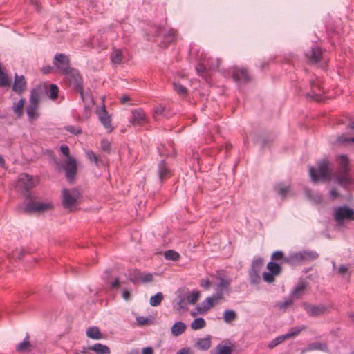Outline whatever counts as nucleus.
Segmentation results:
<instances>
[{"instance_id": "nucleus-35", "label": "nucleus", "mask_w": 354, "mask_h": 354, "mask_svg": "<svg viewBox=\"0 0 354 354\" xmlns=\"http://www.w3.org/2000/svg\"><path fill=\"white\" fill-rule=\"evenodd\" d=\"M25 102V99L22 98L17 103L13 105V112L17 117H21L22 115Z\"/></svg>"}, {"instance_id": "nucleus-30", "label": "nucleus", "mask_w": 354, "mask_h": 354, "mask_svg": "<svg viewBox=\"0 0 354 354\" xmlns=\"http://www.w3.org/2000/svg\"><path fill=\"white\" fill-rule=\"evenodd\" d=\"M236 317V313L234 310H225L223 313V319L225 323H230L231 322L235 320Z\"/></svg>"}, {"instance_id": "nucleus-51", "label": "nucleus", "mask_w": 354, "mask_h": 354, "mask_svg": "<svg viewBox=\"0 0 354 354\" xmlns=\"http://www.w3.org/2000/svg\"><path fill=\"white\" fill-rule=\"evenodd\" d=\"M10 85V81L8 79V75L3 72L0 73V86L6 87Z\"/></svg>"}, {"instance_id": "nucleus-1", "label": "nucleus", "mask_w": 354, "mask_h": 354, "mask_svg": "<svg viewBox=\"0 0 354 354\" xmlns=\"http://www.w3.org/2000/svg\"><path fill=\"white\" fill-rule=\"evenodd\" d=\"M217 283L215 284L214 299H222L225 292H229L230 287L232 282V279L227 276L225 271L217 270L214 276Z\"/></svg>"}, {"instance_id": "nucleus-40", "label": "nucleus", "mask_w": 354, "mask_h": 354, "mask_svg": "<svg viewBox=\"0 0 354 354\" xmlns=\"http://www.w3.org/2000/svg\"><path fill=\"white\" fill-rule=\"evenodd\" d=\"M111 60L113 64H120L122 60L121 51L120 50H114L111 55Z\"/></svg>"}, {"instance_id": "nucleus-29", "label": "nucleus", "mask_w": 354, "mask_h": 354, "mask_svg": "<svg viewBox=\"0 0 354 354\" xmlns=\"http://www.w3.org/2000/svg\"><path fill=\"white\" fill-rule=\"evenodd\" d=\"M281 264V263H280L271 261L267 264V269L268 271L275 274L276 275H279L282 270Z\"/></svg>"}, {"instance_id": "nucleus-23", "label": "nucleus", "mask_w": 354, "mask_h": 354, "mask_svg": "<svg viewBox=\"0 0 354 354\" xmlns=\"http://www.w3.org/2000/svg\"><path fill=\"white\" fill-rule=\"evenodd\" d=\"M211 346L210 336L204 338H200L195 344V347L201 351H207Z\"/></svg>"}, {"instance_id": "nucleus-62", "label": "nucleus", "mask_w": 354, "mask_h": 354, "mask_svg": "<svg viewBox=\"0 0 354 354\" xmlns=\"http://www.w3.org/2000/svg\"><path fill=\"white\" fill-rule=\"evenodd\" d=\"M185 298L180 299V301L178 302L177 306H174V308H176L178 310H180L182 309H186L187 302L185 303Z\"/></svg>"}, {"instance_id": "nucleus-55", "label": "nucleus", "mask_w": 354, "mask_h": 354, "mask_svg": "<svg viewBox=\"0 0 354 354\" xmlns=\"http://www.w3.org/2000/svg\"><path fill=\"white\" fill-rule=\"evenodd\" d=\"M59 88L55 84H50V98L55 100L57 97Z\"/></svg>"}, {"instance_id": "nucleus-5", "label": "nucleus", "mask_w": 354, "mask_h": 354, "mask_svg": "<svg viewBox=\"0 0 354 354\" xmlns=\"http://www.w3.org/2000/svg\"><path fill=\"white\" fill-rule=\"evenodd\" d=\"M62 197L64 207L72 209L78 204L80 194L76 189H64L62 192Z\"/></svg>"}, {"instance_id": "nucleus-57", "label": "nucleus", "mask_w": 354, "mask_h": 354, "mask_svg": "<svg viewBox=\"0 0 354 354\" xmlns=\"http://www.w3.org/2000/svg\"><path fill=\"white\" fill-rule=\"evenodd\" d=\"M86 157L91 160L93 161L95 165H97L99 158L98 156L92 151H86Z\"/></svg>"}, {"instance_id": "nucleus-17", "label": "nucleus", "mask_w": 354, "mask_h": 354, "mask_svg": "<svg viewBox=\"0 0 354 354\" xmlns=\"http://www.w3.org/2000/svg\"><path fill=\"white\" fill-rule=\"evenodd\" d=\"M97 113L99 120H100L103 126L106 129H109V131H111V118L109 115L108 113L106 112L104 106L101 110H99L97 112Z\"/></svg>"}, {"instance_id": "nucleus-36", "label": "nucleus", "mask_w": 354, "mask_h": 354, "mask_svg": "<svg viewBox=\"0 0 354 354\" xmlns=\"http://www.w3.org/2000/svg\"><path fill=\"white\" fill-rule=\"evenodd\" d=\"M328 225L326 228L328 230H330L332 229L334 231L337 232H343L346 227V223H327Z\"/></svg>"}, {"instance_id": "nucleus-11", "label": "nucleus", "mask_w": 354, "mask_h": 354, "mask_svg": "<svg viewBox=\"0 0 354 354\" xmlns=\"http://www.w3.org/2000/svg\"><path fill=\"white\" fill-rule=\"evenodd\" d=\"M37 180H34L32 176L27 174H21L19 176L17 185L26 191L34 187L37 184Z\"/></svg>"}, {"instance_id": "nucleus-2", "label": "nucleus", "mask_w": 354, "mask_h": 354, "mask_svg": "<svg viewBox=\"0 0 354 354\" xmlns=\"http://www.w3.org/2000/svg\"><path fill=\"white\" fill-rule=\"evenodd\" d=\"M330 163L328 160H322L317 169L310 167L309 169L310 178L313 182L319 180L329 181L331 179Z\"/></svg>"}, {"instance_id": "nucleus-16", "label": "nucleus", "mask_w": 354, "mask_h": 354, "mask_svg": "<svg viewBox=\"0 0 354 354\" xmlns=\"http://www.w3.org/2000/svg\"><path fill=\"white\" fill-rule=\"evenodd\" d=\"M220 299H214V295L213 294L212 297H207L201 304L202 306H197L196 310L198 313L202 314L205 311L208 310L211 308L214 304V302L219 301Z\"/></svg>"}, {"instance_id": "nucleus-54", "label": "nucleus", "mask_w": 354, "mask_h": 354, "mask_svg": "<svg viewBox=\"0 0 354 354\" xmlns=\"http://www.w3.org/2000/svg\"><path fill=\"white\" fill-rule=\"evenodd\" d=\"M277 191L282 197H285L290 192V187L279 185L277 186Z\"/></svg>"}, {"instance_id": "nucleus-9", "label": "nucleus", "mask_w": 354, "mask_h": 354, "mask_svg": "<svg viewBox=\"0 0 354 354\" xmlns=\"http://www.w3.org/2000/svg\"><path fill=\"white\" fill-rule=\"evenodd\" d=\"M53 64L64 75L72 68L69 66L68 57L62 53L55 55Z\"/></svg>"}, {"instance_id": "nucleus-27", "label": "nucleus", "mask_w": 354, "mask_h": 354, "mask_svg": "<svg viewBox=\"0 0 354 354\" xmlns=\"http://www.w3.org/2000/svg\"><path fill=\"white\" fill-rule=\"evenodd\" d=\"M158 175L159 178L161 181L165 180L171 176L170 171L166 167L165 163L164 162H161L158 165Z\"/></svg>"}, {"instance_id": "nucleus-12", "label": "nucleus", "mask_w": 354, "mask_h": 354, "mask_svg": "<svg viewBox=\"0 0 354 354\" xmlns=\"http://www.w3.org/2000/svg\"><path fill=\"white\" fill-rule=\"evenodd\" d=\"M233 78L239 83H248L251 80L250 75L244 68H234L233 71Z\"/></svg>"}, {"instance_id": "nucleus-42", "label": "nucleus", "mask_w": 354, "mask_h": 354, "mask_svg": "<svg viewBox=\"0 0 354 354\" xmlns=\"http://www.w3.org/2000/svg\"><path fill=\"white\" fill-rule=\"evenodd\" d=\"M26 252V251L25 249H21L19 250H16L15 251H13L11 254H8L9 261H10L12 259H20L24 256Z\"/></svg>"}, {"instance_id": "nucleus-24", "label": "nucleus", "mask_w": 354, "mask_h": 354, "mask_svg": "<svg viewBox=\"0 0 354 354\" xmlns=\"http://www.w3.org/2000/svg\"><path fill=\"white\" fill-rule=\"evenodd\" d=\"M319 350L325 351L327 350V344L319 342H313L309 344L306 348L302 350L301 353H304L306 351Z\"/></svg>"}, {"instance_id": "nucleus-38", "label": "nucleus", "mask_w": 354, "mask_h": 354, "mask_svg": "<svg viewBox=\"0 0 354 354\" xmlns=\"http://www.w3.org/2000/svg\"><path fill=\"white\" fill-rule=\"evenodd\" d=\"M286 256L284 255V253L281 250L274 251L271 255V260L272 261H280V263H285L284 259Z\"/></svg>"}, {"instance_id": "nucleus-28", "label": "nucleus", "mask_w": 354, "mask_h": 354, "mask_svg": "<svg viewBox=\"0 0 354 354\" xmlns=\"http://www.w3.org/2000/svg\"><path fill=\"white\" fill-rule=\"evenodd\" d=\"M29 338V335L28 334H27L26 337L24 339L23 342H20L17 345V351L24 353L29 350V348L31 347Z\"/></svg>"}, {"instance_id": "nucleus-41", "label": "nucleus", "mask_w": 354, "mask_h": 354, "mask_svg": "<svg viewBox=\"0 0 354 354\" xmlns=\"http://www.w3.org/2000/svg\"><path fill=\"white\" fill-rule=\"evenodd\" d=\"M221 59L217 58H209L207 59V66L210 70H216L219 68L221 64Z\"/></svg>"}, {"instance_id": "nucleus-47", "label": "nucleus", "mask_w": 354, "mask_h": 354, "mask_svg": "<svg viewBox=\"0 0 354 354\" xmlns=\"http://www.w3.org/2000/svg\"><path fill=\"white\" fill-rule=\"evenodd\" d=\"M39 95L36 90L33 89L31 91V93H30V104L39 106Z\"/></svg>"}, {"instance_id": "nucleus-20", "label": "nucleus", "mask_w": 354, "mask_h": 354, "mask_svg": "<svg viewBox=\"0 0 354 354\" xmlns=\"http://www.w3.org/2000/svg\"><path fill=\"white\" fill-rule=\"evenodd\" d=\"M228 345L223 344V342L218 344L216 347V354H232L234 344L227 341Z\"/></svg>"}, {"instance_id": "nucleus-59", "label": "nucleus", "mask_w": 354, "mask_h": 354, "mask_svg": "<svg viewBox=\"0 0 354 354\" xmlns=\"http://www.w3.org/2000/svg\"><path fill=\"white\" fill-rule=\"evenodd\" d=\"M149 318L147 317L139 316L136 317V322L138 326H143L149 322Z\"/></svg>"}, {"instance_id": "nucleus-44", "label": "nucleus", "mask_w": 354, "mask_h": 354, "mask_svg": "<svg viewBox=\"0 0 354 354\" xmlns=\"http://www.w3.org/2000/svg\"><path fill=\"white\" fill-rule=\"evenodd\" d=\"M164 256L166 259L172 261H177L180 258V254L173 250L165 251Z\"/></svg>"}, {"instance_id": "nucleus-53", "label": "nucleus", "mask_w": 354, "mask_h": 354, "mask_svg": "<svg viewBox=\"0 0 354 354\" xmlns=\"http://www.w3.org/2000/svg\"><path fill=\"white\" fill-rule=\"evenodd\" d=\"M293 304V301L291 298H288L285 299L283 301L279 302L277 304V306L281 310H286L289 306H290Z\"/></svg>"}, {"instance_id": "nucleus-3", "label": "nucleus", "mask_w": 354, "mask_h": 354, "mask_svg": "<svg viewBox=\"0 0 354 354\" xmlns=\"http://www.w3.org/2000/svg\"><path fill=\"white\" fill-rule=\"evenodd\" d=\"M348 163L349 162L346 156H339V169L338 172L334 176V180L340 185H345L350 182V178L348 173Z\"/></svg>"}, {"instance_id": "nucleus-31", "label": "nucleus", "mask_w": 354, "mask_h": 354, "mask_svg": "<svg viewBox=\"0 0 354 354\" xmlns=\"http://www.w3.org/2000/svg\"><path fill=\"white\" fill-rule=\"evenodd\" d=\"M263 266V259L262 257H255L252 262L250 270L259 272Z\"/></svg>"}, {"instance_id": "nucleus-15", "label": "nucleus", "mask_w": 354, "mask_h": 354, "mask_svg": "<svg viewBox=\"0 0 354 354\" xmlns=\"http://www.w3.org/2000/svg\"><path fill=\"white\" fill-rule=\"evenodd\" d=\"M302 256L301 251L290 252L284 259V263L290 266H296L301 263Z\"/></svg>"}, {"instance_id": "nucleus-6", "label": "nucleus", "mask_w": 354, "mask_h": 354, "mask_svg": "<svg viewBox=\"0 0 354 354\" xmlns=\"http://www.w3.org/2000/svg\"><path fill=\"white\" fill-rule=\"evenodd\" d=\"M64 75H66L67 80L69 82V84L80 93L82 100H84L82 88V81L79 72L72 68Z\"/></svg>"}, {"instance_id": "nucleus-14", "label": "nucleus", "mask_w": 354, "mask_h": 354, "mask_svg": "<svg viewBox=\"0 0 354 354\" xmlns=\"http://www.w3.org/2000/svg\"><path fill=\"white\" fill-rule=\"evenodd\" d=\"M26 88V82L24 76L15 75L12 90L18 94H21Z\"/></svg>"}, {"instance_id": "nucleus-8", "label": "nucleus", "mask_w": 354, "mask_h": 354, "mask_svg": "<svg viewBox=\"0 0 354 354\" xmlns=\"http://www.w3.org/2000/svg\"><path fill=\"white\" fill-rule=\"evenodd\" d=\"M334 217L336 221H354V210L348 206L339 207L334 212Z\"/></svg>"}, {"instance_id": "nucleus-22", "label": "nucleus", "mask_w": 354, "mask_h": 354, "mask_svg": "<svg viewBox=\"0 0 354 354\" xmlns=\"http://www.w3.org/2000/svg\"><path fill=\"white\" fill-rule=\"evenodd\" d=\"M86 334L88 338L92 339L99 340L103 337L102 334L97 326L88 327L86 330Z\"/></svg>"}, {"instance_id": "nucleus-61", "label": "nucleus", "mask_w": 354, "mask_h": 354, "mask_svg": "<svg viewBox=\"0 0 354 354\" xmlns=\"http://www.w3.org/2000/svg\"><path fill=\"white\" fill-rule=\"evenodd\" d=\"M101 148L103 151L109 152L111 149V144L106 140H103L101 142Z\"/></svg>"}, {"instance_id": "nucleus-46", "label": "nucleus", "mask_w": 354, "mask_h": 354, "mask_svg": "<svg viewBox=\"0 0 354 354\" xmlns=\"http://www.w3.org/2000/svg\"><path fill=\"white\" fill-rule=\"evenodd\" d=\"M286 335H280V336H278L276 338H274V339H272L268 344V347L270 348H274L275 346H277V345H279V344L282 343L285 339H286Z\"/></svg>"}, {"instance_id": "nucleus-37", "label": "nucleus", "mask_w": 354, "mask_h": 354, "mask_svg": "<svg viewBox=\"0 0 354 354\" xmlns=\"http://www.w3.org/2000/svg\"><path fill=\"white\" fill-rule=\"evenodd\" d=\"M311 93L313 95L319 96L322 93V87L320 82L318 80L310 82Z\"/></svg>"}, {"instance_id": "nucleus-48", "label": "nucleus", "mask_w": 354, "mask_h": 354, "mask_svg": "<svg viewBox=\"0 0 354 354\" xmlns=\"http://www.w3.org/2000/svg\"><path fill=\"white\" fill-rule=\"evenodd\" d=\"M200 292L198 291H192L187 295V304H194L199 299Z\"/></svg>"}, {"instance_id": "nucleus-39", "label": "nucleus", "mask_w": 354, "mask_h": 354, "mask_svg": "<svg viewBox=\"0 0 354 354\" xmlns=\"http://www.w3.org/2000/svg\"><path fill=\"white\" fill-rule=\"evenodd\" d=\"M259 272L249 270L248 275L252 284H258L261 281Z\"/></svg>"}, {"instance_id": "nucleus-43", "label": "nucleus", "mask_w": 354, "mask_h": 354, "mask_svg": "<svg viewBox=\"0 0 354 354\" xmlns=\"http://www.w3.org/2000/svg\"><path fill=\"white\" fill-rule=\"evenodd\" d=\"M173 88L174 91L180 96H185L187 93V90L186 88L176 82L173 83Z\"/></svg>"}, {"instance_id": "nucleus-60", "label": "nucleus", "mask_w": 354, "mask_h": 354, "mask_svg": "<svg viewBox=\"0 0 354 354\" xmlns=\"http://www.w3.org/2000/svg\"><path fill=\"white\" fill-rule=\"evenodd\" d=\"M211 284V281L208 279H201L199 283L200 286L205 290L209 289Z\"/></svg>"}, {"instance_id": "nucleus-18", "label": "nucleus", "mask_w": 354, "mask_h": 354, "mask_svg": "<svg viewBox=\"0 0 354 354\" xmlns=\"http://www.w3.org/2000/svg\"><path fill=\"white\" fill-rule=\"evenodd\" d=\"M308 287V282L306 281H299L290 293V296L295 298L301 297Z\"/></svg>"}, {"instance_id": "nucleus-50", "label": "nucleus", "mask_w": 354, "mask_h": 354, "mask_svg": "<svg viewBox=\"0 0 354 354\" xmlns=\"http://www.w3.org/2000/svg\"><path fill=\"white\" fill-rule=\"evenodd\" d=\"M277 275L270 271L264 272L262 274L263 280L267 283H272L275 280V277Z\"/></svg>"}, {"instance_id": "nucleus-7", "label": "nucleus", "mask_w": 354, "mask_h": 354, "mask_svg": "<svg viewBox=\"0 0 354 354\" xmlns=\"http://www.w3.org/2000/svg\"><path fill=\"white\" fill-rule=\"evenodd\" d=\"M131 117L129 122L134 127H142L149 122V118L147 117L145 111L140 109L131 110Z\"/></svg>"}, {"instance_id": "nucleus-64", "label": "nucleus", "mask_w": 354, "mask_h": 354, "mask_svg": "<svg viewBox=\"0 0 354 354\" xmlns=\"http://www.w3.org/2000/svg\"><path fill=\"white\" fill-rule=\"evenodd\" d=\"M176 354H194L193 352L190 351L189 348H183L180 349Z\"/></svg>"}, {"instance_id": "nucleus-13", "label": "nucleus", "mask_w": 354, "mask_h": 354, "mask_svg": "<svg viewBox=\"0 0 354 354\" xmlns=\"http://www.w3.org/2000/svg\"><path fill=\"white\" fill-rule=\"evenodd\" d=\"M66 176L69 181H71L75 176L77 170V162L73 157H68L65 164Z\"/></svg>"}, {"instance_id": "nucleus-52", "label": "nucleus", "mask_w": 354, "mask_h": 354, "mask_svg": "<svg viewBox=\"0 0 354 354\" xmlns=\"http://www.w3.org/2000/svg\"><path fill=\"white\" fill-rule=\"evenodd\" d=\"M177 32L175 30L171 29L169 30L168 33L165 36V39L167 42L170 43L173 42L176 39Z\"/></svg>"}, {"instance_id": "nucleus-32", "label": "nucleus", "mask_w": 354, "mask_h": 354, "mask_svg": "<svg viewBox=\"0 0 354 354\" xmlns=\"http://www.w3.org/2000/svg\"><path fill=\"white\" fill-rule=\"evenodd\" d=\"M206 325L205 320L203 317H197L191 323V328L194 330L203 328Z\"/></svg>"}, {"instance_id": "nucleus-56", "label": "nucleus", "mask_w": 354, "mask_h": 354, "mask_svg": "<svg viewBox=\"0 0 354 354\" xmlns=\"http://www.w3.org/2000/svg\"><path fill=\"white\" fill-rule=\"evenodd\" d=\"M153 280V276L149 272H142L141 274V280L140 282L142 283H149L152 281Z\"/></svg>"}, {"instance_id": "nucleus-33", "label": "nucleus", "mask_w": 354, "mask_h": 354, "mask_svg": "<svg viewBox=\"0 0 354 354\" xmlns=\"http://www.w3.org/2000/svg\"><path fill=\"white\" fill-rule=\"evenodd\" d=\"M38 106L29 104V106L26 108V112L30 120H36L39 117V113H37Z\"/></svg>"}, {"instance_id": "nucleus-26", "label": "nucleus", "mask_w": 354, "mask_h": 354, "mask_svg": "<svg viewBox=\"0 0 354 354\" xmlns=\"http://www.w3.org/2000/svg\"><path fill=\"white\" fill-rule=\"evenodd\" d=\"M301 253L303 262L314 261L319 257V254L314 250H304Z\"/></svg>"}, {"instance_id": "nucleus-4", "label": "nucleus", "mask_w": 354, "mask_h": 354, "mask_svg": "<svg viewBox=\"0 0 354 354\" xmlns=\"http://www.w3.org/2000/svg\"><path fill=\"white\" fill-rule=\"evenodd\" d=\"M53 209V203L49 201L30 200L24 209L26 213H44Z\"/></svg>"}, {"instance_id": "nucleus-45", "label": "nucleus", "mask_w": 354, "mask_h": 354, "mask_svg": "<svg viewBox=\"0 0 354 354\" xmlns=\"http://www.w3.org/2000/svg\"><path fill=\"white\" fill-rule=\"evenodd\" d=\"M305 328V326H296V327H293L292 328L289 332L286 335V338H290V337H295L297 335H298L302 330H304Z\"/></svg>"}, {"instance_id": "nucleus-19", "label": "nucleus", "mask_w": 354, "mask_h": 354, "mask_svg": "<svg viewBox=\"0 0 354 354\" xmlns=\"http://www.w3.org/2000/svg\"><path fill=\"white\" fill-rule=\"evenodd\" d=\"M306 57L310 63L316 64L322 58V51L318 47H313L306 53Z\"/></svg>"}, {"instance_id": "nucleus-10", "label": "nucleus", "mask_w": 354, "mask_h": 354, "mask_svg": "<svg viewBox=\"0 0 354 354\" xmlns=\"http://www.w3.org/2000/svg\"><path fill=\"white\" fill-rule=\"evenodd\" d=\"M302 307L307 314L310 317H317L324 314L326 310V306L324 304L313 305L308 302H303Z\"/></svg>"}, {"instance_id": "nucleus-34", "label": "nucleus", "mask_w": 354, "mask_h": 354, "mask_svg": "<svg viewBox=\"0 0 354 354\" xmlns=\"http://www.w3.org/2000/svg\"><path fill=\"white\" fill-rule=\"evenodd\" d=\"M164 299V295L162 292H158L156 295L151 296L149 299V304L151 306H159Z\"/></svg>"}, {"instance_id": "nucleus-63", "label": "nucleus", "mask_w": 354, "mask_h": 354, "mask_svg": "<svg viewBox=\"0 0 354 354\" xmlns=\"http://www.w3.org/2000/svg\"><path fill=\"white\" fill-rule=\"evenodd\" d=\"M207 65H205L204 64H198L197 66H196V71L198 72V73L199 75H201L202 73H203L206 68H207Z\"/></svg>"}, {"instance_id": "nucleus-25", "label": "nucleus", "mask_w": 354, "mask_h": 354, "mask_svg": "<svg viewBox=\"0 0 354 354\" xmlns=\"http://www.w3.org/2000/svg\"><path fill=\"white\" fill-rule=\"evenodd\" d=\"M185 329L186 325L185 323L183 322H176L171 326V332L174 336L178 337L182 335L185 332Z\"/></svg>"}, {"instance_id": "nucleus-49", "label": "nucleus", "mask_w": 354, "mask_h": 354, "mask_svg": "<svg viewBox=\"0 0 354 354\" xmlns=\"http://www.w3.org/2000/svg\"><path fill=\"white\" fill-rule=\"evenodd\" d=\"M141 274L142 272L139 270H136L133 271L129 274V280L133 283L140 281Z\"/></svg>"}, {"instance_id": "nucleus-58", "label": "nucleus", "mask_w": 354, "mask_h": 354, "mask_svg": "<svg viewBox=\"0 0 354 354\" xmlns=\"http://www.w3.org/2000/svg\"><path fill=\"white\" fill-rule=\"evenodd\" d=\"M65 129L70 133H73L75 135L80 134L82 132V129L79 127L67 126Z\"/></svg>"}, {"instance_id": "nucleus-21", "label": "nucleus", "mask_w": 354, "mask_h": 354, "mask_svg": "<svg viewBox=\"0 0 354 354\" xmlns=\"http://www.w3.org/2000/svg\"><path fill=\"white\" fill-rule=\"evenodd\" d=\"M90 351H94L97 354H110V348L101 343H96L92 346H88Z\"/></svg>"}]
</instances>
